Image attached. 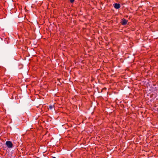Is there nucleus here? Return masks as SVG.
<instances>
[{
	"label": "nucleus",
	"mask_w": 158,
	"mask_h": 158,
	"mask_svg": "<svg viewBox=\"0 0 158 158\" xmlns=\"http://www.w3.org/2000/svg\"><path fill=\"white\" fill-rule=\"evenodd\" d=\"M114 7L116 9H118L120 7V5L118 3H115L114 4Z\"/></svg>",
	"instance_id": "7ed1b4c3"
},
{
	"label": "nucleus",
	"mask_w": 158,
	"mask_h": 158,
	"mask_svg": "<svg viewBox=\"0 0 158 158\" xmlns=\"http://www.w3.org/2000/svg\"><path fill=\"white\" fill-rule=\"evenodd\" d=\"M6 144L8 148H11L13 147V145L11 141H6Z\"/></svg>",
	"instance_id": "f257e3e1"
},
{
	"label": "nucleus",
	"mask_w": 158,
	"mask_h": 158,
	"mask_svg": "<svg viewBox=\"0 0 158 158\" xmlns=\"http://www.w3.org/2000/svg\"><path fill=\"white\" fill-rule=\"evenodd\" d=\"M127 22V20L125 19H123L121 23L123 25H126Z\"/></svg>",
	"instance_id": "f03ea898"
},
{
	"label": "nucleus",
	"mask_w": 158,
	"mask_h": 158,
	"mask_svg": "<svg viewBox=\"0 0 158 158\" xmlns=\"http://www.w3.org/2000/svg\"><path fill=\"white\" fill-rule=\"evenodd\" d=\"M49 108L50 110H52L53 109H54V105H50L49 106Z\"/></svg>",
	"instance_id": "20e7f679"
},
{
	"label": "nucleus",
	"mask_w": 158,
	"mask_h": 158,
	"mask_svg": "<svg viewBox=\"0 0 158 158\" xmlns=\"http://www.w3.org/2000/svg\"><path fill=\"white\" fill-rule=\"evenodd\" d=\"M52 158H56L55 157H53Z\"/></svg>",
	"instance_id": "423d86ee"
},
{
	"label": "nucleus",
	"mask_w": 158,
	"mask_h": 158,
	"mask_svg": "<svg viewBox=\"0 0 158 158\" xmlns=\"http://www.w3.org/2000/svg\"><path fill=\"white\" fill-rule=\"evenodd\" d=\"M74 0H70V1L71 3H73L74 2Z\"/></svg>",
	"instance_id": "39448f33"
}]
</instances>
